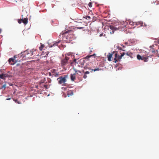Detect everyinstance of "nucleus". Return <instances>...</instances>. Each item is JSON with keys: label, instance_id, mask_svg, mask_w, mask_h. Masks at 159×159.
Segmentation results:
<instances>
[{"label": "nucleus", "instance_id": "obj_40", "mask_svg": "<svg viewBox=\"0 0 159 159\" xmlns=\"http://www.w3.org/2000/svg\"><path fill=\"white\" fill-rule=\"evenodd\" d=\"M15 102H17V100L16 99V100H14Z\"/></svg>", "mask_w": 159, "mask_h": 159}, {"label": "nucleus", "instance_id": "obj_13", "mask_svg": "<svg viewBox=\"0 0 159 159\" xmlns=\"http://www.w3.org/2000/svg\"><path fill=\"white\" fill-rule=\"evenodd\" d=\"M60 42H61V40H59L57 42H55L54 43H53L52 44V45H51L50 46V47H52L53 46H57V44H58V43H60Z\"/></svg>", "mask_w": 159, "mask_h": 159}, {"label": "nucleus", "instance_id": "obj_7", "mask_svg": "<svg viewBox=\"0 0 159 159\" xmlns=\"http://www.w3.org/2000/svg\"><path fill=\"white\" fill-rule=\"evenodd\" d=\"M16 58V56H14L13 57L10 58L8 60L9 63L11 65H13L17 62V61L15 59Z\"/></svg>", "mask_w": 159, "mask_h": 159}, {"label": "nucleus", "instance_id": "obj_30", "mask_svg": "<svg viewBox=\"0 0 159 159\" xmlns=\"http://www.w3.org/2000/svg\"><path fill=\"white\" fill-rule=\"evenodd\" d=\"M69 93H70V95H73V92L72 91H70Z\"/></svg>", "mask_w": 159, "mask_h": 159}, {"label": "nucleus", "instance_id": "obj_19", "mask_svg": "<svg viewBox=\"0 0 159 159\" xmlns=\"http://www.w3.org/2000/svg\"><path fill=\"white\" fill-rule=\"evenodd\" d=\"M49 53V52H46L45 53V56H44V57H47L48 54ZM43 57V56L42 57Z\"/></svg>", "mask_w": 159, "mask_h": 159}, {"label": "nucleus", "instance_id": "obj_25", "mask_svg": "<svg viewBox=\"0 0 159 159\" xmlns=\"http://www.w3.org/2000/svg\"><path fill=\"white\" fill-rule=\"evenodd\" d=\"M86 18L87 19H89L90 18V17L89 16H86Z\"/></svg>", "mask_w": 159, "mask_h": 159}, {"label": "nucleus", "instance_id": "obj_44", "mask_svg": "<svg viewBox=\"0 0 159 159\" xmlns=\"http://www.w3.org/2000/svg\"><path fill=\"white\" fill-rule=\"evenodd\" d=\"M17 103H18V104H19V103H19V102H17Z\"/></svg>", "mask_w": 159, "mask_h": 159}, {"label": "nucleus", "instance_id": "obj_46", "mask_svg": "<svg viewBox=\"0 0 159 159\" xmlns=\"http://www.w3.org/2000/svg\"><path fill=\"white\" fill-rule=\"evenodd\" d=\"M158 43L159 44V41L158 42Z\"/></svg>", "mask_w": 159, "mask_h": 159}, {"label": "nucleus", "instance_id": "obj_39", "mask_svg": "<svg viewBox=\"0 0 159 159\" xmlns=\"http://www.w3.org/2000/svg\"><path fill=\"white\" fill-rule=\"evenodd\" d=\"M151 52H152V53L154 52H155V51H154V50H152V51H151Z\"/></svg>", "mask_w": 159, "mask_h": 159}, {"label": "nucleus", "instance_id": "obj_35", "mask_svg": "<svg viewBox=\"0 0 159 159\" xmlns=\"http://www.w3.org/2000/svg\"><path fill=\"white\" fill-rule=\"evenodd\" d=\"M4 88V89H5V86L4 85H3L2 86V88Z\"/></svg>", "mask_w": 159, "mask_h": 159}, {"label": "nucleus", "instance_id": "obj_36", "mask_svg": "<svg viewBox=\"0 0 159 159\" xmlns=\"http://www.w3.org/2000/svg\"><path fill=\"white\" fill-rule=\"evenodd\" d=\"M11 99V98H7L6 99V100H10Z\"/></svg>", "mask_w": 159, "mask_h": 159}, {"label": "nucleus", "instance_id": "obj_16", "mask_svg": "<svg viewBox=\"0 0 159 159\" xmlns=\"http://www.w3.org/2000/svg\"><path fill=\"white\" fill-rule=\"evenodd\" d=\"M95 54H93V55H90V56H87V57H86V58H87L89 60V58L92 57H94V58L95 57Z\"/></svg>", "mask_w": 159, "mask_h": 159}, {"label": "nucleus", "instance_id": "obj_28", "mask_svg": "<svg viewBox=\"0 0 159 159\" xmlns=\"http://www.w3.org/2000/svg\"><path fill=\"white\" fill-rule=\"evenodd\" d=\"M55 76H57L59 75V74L58 73H56L55 74H54Z\"/></svg>", "mask_w": 159, "mask_h": 159}, {"label": "nucleus", "instance_id": "obj_4", "mask_svg": "<svg viewBox=\"0 0 159 159\" xmlns=\"http://www.w3.org/2000/svg\"><path fill=\"white\" fill-rule=\"evenodd\" d=\"M150 56H153V55L150 54L149 56H147L146 57H144V56H141L140 55L138 54L137 55V58L139 60H142L144 61L145 62H147L148 61V57H150Z\"/></svg>", "mask_w": 159, "mask_h": 159}, {"label": "nucleus", "instance_id": "obj_27", "mask_svg": "<svg viewBox=\"0 0 159 159\" xmlns=\"http://www.w3.org/2000/svg\"><path fill=\"white\" fill-rule=\"evenodd\" d=\"M39 86L41 88H43V85H42L41 84V85H39Z\"/></svg>", "mask_w": 159, "mask_h": 159}, {"label": "nucleus", "instance_id": "obj_41", "mask_svg": "<svg viewBox=\"0 0 159 159\" xmlns=\"http://www.w3.org/2000/svg\"><path fill=\"white\" fill-rule=\"evenodd\" d=\"M76 60L75 59L74 60V61H76Z\"/></svg>", "mask_w": 159, "mask_h": 159}, {"label": "nucleus", "instance_id": "obj_31", "mask_svg": "<svg viewBox=\"0 0 159 159\" xmlns=\"http://www.w3.org/2000/svg\"><path fill=\"white\" fill-rule=\"evenodd\" d=\"M43 87L46 89H47V85H43Z\"/></svg>", "mask_w": 159, "mask_h": 159}, {"label": "nucleus", "instance_id": "obj_17", "mask_svg": "<svg viewBox=\"0 0 159 159\" xmlns=\"http://www.w3.org/2000/svg\"><path fill=\"white\" fill-rule=\"evenodd\" d=\"M110 28L112 30V33H113L114 32V31L116 30L115 27H114L113 26H111L110 27Z\"/></svg>", "mask_w": 159, "mask_h": 159}, {"label": "nucleus", "instance_id": "obj_45", "mask_svg": "<svg viewBox=\"0 0 159 159\" xmlns=\"http://www.w3.org/2000/svg\"><path fill=\"white\" fill-rule=\"evenodd\" d=\"M26 31H24V32L25 33Z\"/></svg>", "mask_w": 159, "mask_h": 159}, {"label": "nucleus", "instance_id": "obj_21", "mask_svg": "<svg viewBox=\"0 0 159 159\" xmlns=\"http://www.w3.org/2000/svg\"><path fill=\"white\" fill-rule=\"evenodd\" d=\"M75 73H77V74H78V72L80 73H81V71H80V70H77L76 69H75Z\"/></svg>", "mask_w": 159, "mask_h": 159}, {"label": "nucleus", "instance_id": "obj_14", "mask_svg": "<svg viewBox=\"0 0 159 159\" xmlns=\"http://www.w3.org/2000/svg\"><path fill=\"white\" fill-rule=\"evenodd\" d=\"M88 69L90 70V72H92L93 71H96L99 70H100V69L98 68L95 69H90L89 68H88Z\"/></svg>", "mask_w": 159, "mask_h": 159}, {"label": "nucleus", "instance_id": "obj_23", "mask_svg": "<svg viewBox=\"0 0 159 159\" xmlns=\"http://www.w3.org/2000/svg\"><path fill=\"white\" fill-rule=\"evenodd\" d=\"M44 82L43 80H41L39 82V85H41L42 83H43Z\"/></svg>", "mask_w": 159, "mask_h": 159}, {"label": "nucleus", "instance_id": "obj_24", "mask_svg": "<svg viewBox=\"0 0 159 159\" xmlns=\"http://www.w3.org/2000/svg\"><path fill=\"white\" fill-rule=\"evenodd\" d=\"M87 75L86 74L85 75V74H84V75L83 76V78L84 79H86L87 78Z\"/></svg>", "mask_w": 159, "mask_h": 159}, {"label": "nucleus", "instance_id": "obj_11", "mask_svg": "<svg viewBox=\"0 0 159 159\" xmlns=\"http://www.w3.org/2000/svg\"><path fill=\"white\" fill-rule=\"evenodd\" d=\"M9 75L7 74H2L0 75V78L2 79H4L5 78L8 77Z\"/></svg>", "mask_w": 159, "mask_h": 159}, {"label": "nucleus", "instance_id": "obj_42", "mask_svg": "<svg viewBox=\"0 0 159 159\" xmlns=\"http://www.w3.org/2000/svg\"><path fill=\"white\" fill-rule=\"evenodd\" d=\"M1 30L0 29V33H1Z\"/></svg>", "mask_w": 159, "mask_h": 159}, {"label": "nucleus", "instance_id": "obj_10", "mask_svg": "<svg viewBox=\"0 0 159 159\" xmlns=\"http://www.w3.org/2000/svg\"><path fill=\"white\" fill-rule=\"evenodd\" d=\"M78 63L81 66H83L84 65V63L85 62V61L84 59H81L79 60L78 62Z\"/></svg>", "mask_w": 159, "mask_h": 159}, {"label": "nucleus", "instance_id": "obj_12", "mask_svg": "<svg viewBox=\"0 0 159 159\" xmlns=\"http://www.w3.org/2000/svg\"><path fill=\"white\" fill-rule=\"evenodd\" d=\"M75 73L74 74H72L70 75V78L72 81H74L75 80Z\"/></svg>", "mask_w": 159, "mask_h": 159}, {"label": "nucleus", "instance_id": "obj_38", "mask_svg": "<svg viewBox=\"0 0 159 159\" xmlns=\"http://www.w3.org/2000/svg\"><path fill=\"white\" fill-rule=\"evenodd\" d=\"M84 69H87V66H85V67H84Z\"/></svg>", "mask_w": 159, "mask_h": 159}, {"label": "nucleus", "instance_id": "obj_3", "mask_svg": "<svg viewBox=\"0 0 159 159\" xmlns=\"http://www.w3.org/2000/svg\"><path fill=\"white\" fill-rule=\"evenodd\" d=\"M67 75H65L64 76H61L57 79L58 84H61L62 85L65 86L66 84L65 83L67 81L66 78Z\"/></svg>", "mask_w": 159, "mask_h": 159}, {"label": "nucleus", "instance_id": "obj_8", "mask_svg": "<svg viewBox=\"0 0 159 159\" xmlns=\"http://www.w3.org/2000/svg\"><path fill=\"white\" fill-rule=\"evenodd\" d=\"M28 19L27 18H24V19H20L18 20V23L19 24H21L22 22L25 25H26L28 22Z\"/></svg>", "mask_w": 159, "mask_h": 159}, {"label": "nucleus", "instance_id": "obj_43", "mask_svg": "<svg viewBox=\"0 0 159 159\" xmlns=\"http://www.w3.org/2000/svg\"><path fill=\"white\" fill-rule=\"evenodd\" d=\"M120 50H122V49H121ZM122 51H124L125 50H122Z\"/></svg>", "mask_w": 159, "mask_h": 159}, {"label": "nucleus", "instance_id": "obj_29", "mask_svg": "<svg viewBox=\"0 0 159 159\" xmlns=\"http://www.w3.org/2000/svg\"><path fill=\"white\" fill-rule=\"evenodd\" d=\"M62 89L63 90H65L67 89V88H65V87H62Z\"/></svg>", "mask_w": 159, "mask_h": 159}, {"label": "nucleus", "instance_id": "obj_6", "mask_svg": "<svg viewBox=\"0 0 159 159\" xmlns=\"http://www.w3.org/2000/svg\"><path fill=\"white\" fill-rule=\"evenodd\" d=\"M69 60V58L68 57H66L65 58H64L61 60V66H66L68 63V61Z\"/></svg>", "mask_w": 159, "mask_h": 159}, {"label": "nucleus", "instance_id": "obj_20", "mask_svg": "<svg viewBox=\"0 0 159 159\" xmlns=\"http://www.w3.org/2000/svg\"><path fill=\"white\" fill-rule=\"evenodd\" d=\"M83 71L84 72V74H85V75L86 74L87 75L89 74L90 73V72L89 71H86L85 72H84V71L83 70Z\"/></svg>", "mask_w": 159, "mask_h": 159}, {"label": "nucleus", "instance_id": "obj_26", "mask_svg": "<svg viewBox=\"0 0 159 159\" xmlns=\"http://www.w3.org/2000/svg\"><path fill=\"white\" fill-rule=\"evenodd\" d=\"M56 71V70H54V69H52V73H55V72Z\"/></svg>", "mask_w": 159, "mask_h": 159}, {"label": "nucleus", "instance_id": "obj_32", "mask_svg": "<svg viewBox=\"0 0 159 159\" xmlns=\"http://www.w3.org/2000/svg\"><path fill=\"white\" fill-rule=\"evenodd\" d=\"M77 28L78 29H82L83 28V27H77Z\"/></svg>", "mask_w": 159, "mask_h": 159}, {"label": "nucleus", "instance_id": "obj_37", "mask_svg": "<svg viewBox=\"0 0 159 159\" xmlns=\"http://www.w3.org/2000/svg\"><path fill=\"white\" fill-rule=\"evenodd\" d=\"M34 61H35V60H30V62H32Z\"/></svg>", "mask_w": 159, "mask_h": 159}, {"label": "nucleus", "instance_id": "obj_22", "mask_svg": "<svg viewBox=\"0 0 159 159\" xmlns=\"http://www.w3.org/2000/svg\"><path fill=\"white\" fill-rule=\"evenodd\" d=\"M89 6L90 7H92V3L91 2H90L88 4Z\"/></svg>", "mask_w": 159, "mask_h": 159}, {"label": "nucleus", "instance_id": "obj_33", "mask_svg": "<svg viewBox=\"0 0 159 159\" xmlns=\"http://www.w3.org/2000/svg\"><path fill=\"white\" fill-rule=\"evenodd\" d=\"M130 24L132 25H133V22H131L130 23Z\"/></svg>", "mask_w": 159, "mask_h": 159}, {"label": "nucleus", "instance_id": "obj_18", "mask_svg": "<svg viewBox=\"0 0 159 159\" xmlns=\"http://www.w3.org/2000/svg\"><path fill=\"white\" fill-rule=\"evenodd\" d=\"M125 54H126L127 56H130L132 54L131 53H129L128 52H127L126 53H125V54H124V55Z\"/></svg>", "mask_w": 159, "mask_h": 159}, {"label": "nucleus", "instance_id": "obj_2", "mask_svg": "<svg viewBox=\"0 0 159 159\" xmlns=\"http://www.w3.org/2000/svg\"><path fill=\"white\" fill-rule=\"evenodd\" d=\"M62 35H64V37L67 39V42L72 40L74 38L73 31L72 30H68L63 33Z\"/></svg>", "mask_w": 159, "mask_h": 159}, {"label": "nucleus", "instance_id": "obj_1", "mask_svg": "<svg viewBox=\"0 0 159 159\" xmlns=\"http://www.w3.org/2000/svg\"><path fill=\"white\" fill-rule=\"evenodd\" d=\"M125 54V52H120V54L116 52H113L111 53H109L107 55L108 60L110 61L114 59L113 62L116 63L117 62L120 61L121 60Z\"/></svg>", "mask_w": 159, "mask_h": 159}, {"label": "nucleus", "instance_id": "obj_5", "mask_svg": "<svg viewBox=\"0 0 159 159\" xmlns=\"http://www.w3.org/2000/svg\"><path fill=\"white\" fill-rule=\"evenodd\" d=\"M31 56H33L31 57L32 59L34 58H39L38 57H39V54L38 53L36 49H33L31 51Z\"/></svg>", "mask_w": 159, "mask_h": 159}, {"label": "nucleus", "instance_id": "obj_34", "mask_svg": "<svg viewBox=\"0 0 159 159\" xmlns=\"http://www.w3.org/2000/svg\"><path fill=\"white\" fill-rule=\"evenodd\" d=\"M103 35V34H100L99 36L100 37H101V36H102Z\"/></svg>", "mask_w": 159, "mask_h": 159}, {"label": "nucleus", "instance_id": "obj_9", "mask_svg": "<svg viewBox=\"0 0 159 159\" xmlns=\"http://www.w3.org/2000/svg\"><path fill=\"white\" fill-rule=\"evenodd\" d=\"M26 54L28 55V51L26 50L24 52H23V54L21 55V56L22 57V59H23L24 60H25L27 59V58H29V57H27L26 55Z\"/></svg>", "mask_w": 159, "mask_h": 159}, {"label": "nucleus", "instance_id": "obj_15", "mask_svg": "<svg viewBox=\"0 0 159 159\" xmlns=\"http://www.w3.org/2000/svg\"><path fill=\"white\" fill-rule=\"evenodd\" d=\"M45 45L43 44H41V46L39 47V49L40 51L43 50V48L44 47Z\"/></svg>", "mask_w": 159, "mask_h": 159}]
</instances>
